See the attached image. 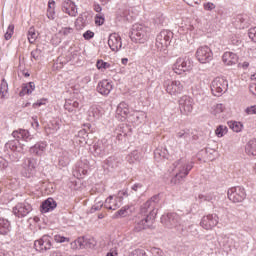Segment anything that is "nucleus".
I'll return each instance as SVG.
<instances>
[{
  "mask_svg": "<svg viewBox=\"0 0 256 256\" xmlns=\"http://www.w3.org/2000/svg\"><path fill=\"white\" fill-rule=\"evenodd\" d=\"M175 176L171 179L172 185H179L185 181L191 169H193V162L185 158H181L173 164Z\"/></svg>",
  "mask_w": 256,
  "mask_h": 256,
  "instance_id": "f257e3e1",
  "label": "nucleus"
},
{
  "mask_svg": "<svg viewBox=\"0 0 256 256\" xmlns=\"http://www.w3.org/2000/svg\"><path fill=\"white\" fill-rule=\"evenodd\" d=\"M159 201H161L159 194L152 196L148 201L141 205V215L149 219H155L157 216V207H159Z\"/></svg>",
  "mask_w": 256,
  "mask_h": 256,
  "instance_id": "f03ea898",
  "label": "nucleus"
},
{
  "mask_svg": "<svg viewBox=\"0 0 256 256\" xmlns=\"http://www.w3.org/2000/svg\"><path fill=\"white\" fill-rule=\"evenodd\" d=\"M172 69L177 75L187 73L193 69V60L187 56L180 57L173 64Z\"/></svg>",
  "mask_w": 256,
  "mask_h": 256,
  "instance_id": "7ed1b4c3",
  "label": "nucleus"
},
{
  "mask_svg": "<svg viewBox=\"0 0 256 256\" xmlns=\"http://www.w3.org/2000/svg\"><path fill=\"white\" fill-rule=\"evenodd\" d=\"M229 82L223 77H216L211 83V91L215 97H221L223 93H227Z\"/></svg>",
  "mask_w": 256,
  "mask_h": 256,
  "instance_id": "20e7f679",
  "label": "nucleus"
},
{
  "mask_svg": "<svg viewBox=\"0 0 256 256\" xmlns=\"http://www.w3.org/2000/svg\"><path fill=\"white\" fill-rule=\"evenodd\" d=\"M173 39V32L169 30H162L156 37V47L158 51H167V47L171 45Z\"/></svg>",
  "mask_w": 256,
  "mask_h": 256,
  "instance_id": "39448f33",
  "label": "nucleus"
},
{
  "mask_svg": "<svg viewBox=\"0 0 256 256\" xmlns=\"http://www.w3.org/2000/svg\"><path fill=\"white\" fill-rule=\"evenodd\" d=\"M228 199L232 203H243L247 199V192L242 186H235L228 189Z\"/></svg>",
  "mask_w": 256,
  "mask_h": 256,
  "instance_id": "423d86ee",
  "label": "nucleus"
},
{
  "mask_svg": "<svg viewBox=\"0 0 256 256\" xmlns=\"http://www.w3.org/2000/svg\"><path fill=\"white\" fill-rule=\"evenodd\" d=\"M130 39L135 43H145L147 41V27L141 24L133 25Z\"/></svg>",
  "mask_w": 256,
  "mask_h": 256,
  "instance_id": "0eeeda50",
  "label": "nucleus"
},
{
  "mask_svg": "<svg viewBox=\"0 0 256 256\" xmlns=\"http://www.w3.org/2000/svg\"><path fill=\"white\" fill-rule=\"evenodd\" d=\"M196 59L202 64L210 63L213 61V51L209 46H201L196 51Z\"/></svg>",
  "mask_w": 256,
  "mask_h": 256,
  "instance_id": "6e6552de",
  "label": "nucleus"
},
{
  "mask_svg": "<svg viewBox=\"0 0 256 256\" xmlns=\"http://www.w3.org/2000/svg\"><path fill=\"white\" fill-rule=\"evenodd\" d=\"M193 105L195 102L190 96L185 95L179 99V109L182 115H189L193 111Z\"/></svg>",
  "mask_w": 256,
  "mask_h": 256,
  "instance_id": "1a4fd4ad",
  "label": "nucleus"
},
{
  "mask_svg": "<svg viewBox=\"0 0 256 256\" xmlns=\"http://www.w3.org/2000/svg\"><path fill=\"white\" fill-rule=\"evenodd\" d=\"M53 244L51 243V237L49 235H43L40 239L34 241V249L43 253V251H49Z\"/></svg>",
  "mask_w": 256,
  "mask_h": 256,
  "instance_id": "9d476101",
  "label": "nucleus"
},
{
  "mask_svg": "<svg viewBox=\"0 0 256 256\" xmlns=\"http://www.w3.org/2000/svg\"><path fill=\"white\" fill-rule=\"evenodd\" d=\"M219 223V216L217 214H209L201 219L200 225L206 231H210L213 227H217Z\"/></svg>",
  "mask_w": 256,
  "mask_h": 256,
  "instance_id": "9b49d317",
  "label": "nucleus"
},
{
  "mask_svg": "<svg viewBox=\"0 0 256 256\" xmlns=\"http://www.w3.org/2000/svg\"><path fill=\"white\" fill-rule=\"evenodd\" d=\"M164 87L166 89V92L169 93V95H179L183 93V85L181 84V81H166L164 82Z\"/></svg>",
  "mask_w": 256,
  "mask_h": 256,
  "instance_id": "f8f14e48",
  "label": "nucleus"
},
{
  "mask_svg": "<svg viewBox=\"0 0 256 256\" xmlns=\"http://www.w3.org/2000/svg\"><path fill=\"white\" fill-rule=\"evenodd\" d=\"M32 207L31 204L24 202V203H18L14 208H13V213L16 217L23 218L27 217L29 213H31Z\"/></svg>",
  "mask_w": 256,
  "mask_h": 256,
  "instance_id": "ddd939ff",
  "label": "nucleus"
},
{
  "mask_svg": "<svg viewBox=\"0 0 256 256\" xmlns=\"http://www.w3.org/2000/svg\"><path fill=\"white\" fill-rule=\"evenodd\" d=\"M108 45L111 49V51H119L121 50V47H123V42L121 41V36L117 33L110 34L108 38Z\"/></svg>",
  "mask_w": 256,
  "mask_h": 256,
  "instance_id": "4468645a",
  "label": "nucleus"
},
{
  "mask_svg": "<svg viewBox=\"0 0 256 256\" xmlns=\"http://www.w3.org/2000/svg\"><path fill=\"white\" fill-rule=\"evenodd\" d=\"M153 221H155V219L147 218L144 216V218L136 222L134 226V231H136V233H139L145 229H151V227H153Z\"/></svg>",
  "mask_w": 256,
  "mask_h": 256,
  "instance_id": "2eb2a0df",
  "label": "nucleus"
},
{
  "mask_svg": "<svg viewBox=\"0 0 256 256\" xmlns=\"http://www.w3.org/2000/svg\"><path fill=\"white\" fill-rule=\"evenodd\" d=\"M161 221L168 229H173V227L179 225V215L177 213H168L167 216L161 218Z\"/></svg>",
  "mask_w": 256,
  "mask_h": 256,
  "instance_id": "dca6fc26",
  "label": "nucleus"
},
{
  "mask_svg": "<svg viewBox=\"0 0 256 256\" xmlns=\"http://www.w3.org/2000/svg\"><path fill=\"white\" fill-rule=\"evenodd\" d=\"M96 91H98L100 95L107 97V95L113 91V84H111L109 80H102L98 83Z\"/></svg>",
  "mask_w": 256,
  "mask_h": 256,
  "instance_id": "f3484780",
  "label": "nucleus"
},
{
  "mask_svg": "<svg viewBox=\"0 0 256 256\" xmlns=\"http://www.w3.org/2000/svg\"><path fill=\"white\" fill-rule=\"evenodd\" d=\"M62 10L67 13L70 17H77V5L71 0H65L62 3Z\"/></svg>",
  "mask_w": 256,
  "mask_h": 256,
  "instance_id": "a211bd4d",
  "label": "nucleus"
},
{
  "mask_svg": "<svg viewBox=\"0 0 256 256\" xmlns=\"http://www.w3.org/2000/svg\"><path fill=\"white\" fill-rule=\"evenodd\" d=\"M177 143H182L183 145H187L191 141V132L189 129H182L176 132L175 137Z\"/></svg>",
  "mask_w": 256,
  "mask_h": 256,
  "instance_id": "6ab92c4d",
  "label": "nucleus"
},
{
  "mask_svg": "<svg viewBox=\"0 0 256 256\" xmlns=\"http://www.w3.org/2000/svg\"><path fill=\"white\" fill-rule=\"evenodd\" d=\"M129 105L125 102H121L116 109V115L120 121H125V119L129 118Z\"/></svg>",
  "mask_w": 256,
  "mask_h": 256,
  "instance_id": "aec40b11",
  "label": "nucleus"
},
{
  "mask_svg": "<svg viewBox=\"0 0 256 256\" xmlns=\"http://www.w3.org/2000/svg\"><path fill=\"white\" fill-rule=\"evenodd\" d=\"M122 202L121 198H113V196H109L104 203L105 209H110V211H116V209H119L121 207Z\"/></svg>",
  "mask_w": 256,
  "mask_h": 256,
  "instance_id": "412c9836",
  "label": "nucleus"
},
{
  "mask_svg": "<svg viewBox=\"0 0 256 256\" xmlns=\"http://www.w3.org/2000/svg\"><path fill=\"white\" fill-rule=\"evenodd\" d=\"M222 61L228 67H231L233 65H237L239 62V56L233 52H225L222 56Z\"/></svg>",
  "mask_w": 256,
  "mask_h": 256,
  "instance_id": "4be33fe9",
  "label": "nucleus"
},
{
  "mask_svg": "<svg viewBox=\"0 0 256 256\" xmlns=\"http://www.w3.org/2000/svg\"><path fill=\"white\" fill-rule=\"evenodd\" d=\"M91 152L93 153V155L95 157H105V155H107V153H109L107 151V148H105V145H103V142H97L93 145V147L91 148Z\"/></svg>",
  "mask_w": 256,
  "mask_h": 256,
  "instance_id": "5701e85b",
  "label": "nucleus"
},
{
  "mask_svg": "<svg viewBox=\"0 0 256 256\" xmlns=\"http://www.w3.org/2000/svg\"><path fill=\"white\" fill-rule=\"evenodd\" d=\"M47 149V142H38L34 146L30 147L31 155H36L37 157H41L45 150Z\"/></svg>",
  "mask_w": 256,
  "mask_h": 256,
  "instance_id": "b1692460",
  "label": "nucleus"
},
{
  "mask_svg": "<svg viewBox=\"0 0 256 256\" xmlns=\"http://www.w3.org/2000/svg\"><path fill=\"white\" fill-rule=\"evenodd\" d=\"M57 208V202L53 198H48L41 204V212L49 213V211H53Z\"/></svg>",
  "mask_w": 256,
  "mask_h": 256,
  "instance_id": "393cba45",
  "label": "nucleus"
},
{
  "mask_svg": "<svg viewBox=\"0 0 256 256\" xmlns=\"http://www.w3.org/2000/svg\"><path fill=\"white\" fill-rule=\"evenodd\" d=\"M129 131H131V128L127 124H120L115 130L118 141H121L123 137H127Z\"/></svg>",
  "mask_w": 256,
  "mask_h": 256,
  "instance_id": "a878e982",
  "label": "nucleus"
},
{
  "mask_svg": "<svg viewBox=\"0 0 256 256\" xmlns=\"http://www.w3.org/2000/svg\"><path fill=\"white\" fill-rule=\"evenodd\" d=\"M12 137H14V139H22L23 141H31V139H33L31 134L24 129L13 131Z\"/></svg>",
  "mask_w": 256,
  "mask_h": 256,
  "instance_id": "bb28decb",
  "label": "nucleus"
},
{
  "mask_svg": "<svg viewBox=\"0 0 256 256\" xmlns=\"http://www.w3.org/2000/svg\"><path fill=\"white\" fill-rule=\"evenodd\" d=\"M11 232V222L5 218H0V235H9Z\"/></svg>",
  "mask_w": 256,
  "mask_h": 256,
  "instance_id": "cd10ccee",
  "label": "nucleus"
},
{
  "mask_svg": "<svg viewBox=\"0 0 256 256\" xmlns=\"http://www.w3.org/2000/svg\"><path fill=\"white\" fill-rule=\"evenodd\" d=\"M245 153L247 155H252V157L256 156V138H253L246 143Z\"/></svg>",
  "mask_w": 256,
  "mask_h": 256,
  "instance_id": "c85d7f7f",
  "label": "nucleus"
},
{
  "mask_svg": "<svg viewBox=\"0 0 256 256\" xmlns=\"http://www.w3.org/2000/svg\"><path fill=\"white\" fill-rule=\"evenodd\" d=\"M218 243L220 247H224V249H230L231 245H233V239L227 235H220L218 237Z\"/></svg>",
  "mask_w": 256,
  "mask_h": 256,
  "instance_id": "c756f323",
  "label": "nucleus"
},
{
  "mask_svg": "<svg viewBox=\"0 0 256 256\" xmlns=\"http://www.w3.org/2000/svg\"><path fill=\"white\" fill-rule=\"evenodd\" d=\"M169 157V152L165 148H157L154 150V159L155 161H163Z\"/></svg>",
  "mask_w": 256,
  "mask_h": 256,
  "instance_id": "7c9ffc66",
  "label": "nucleus"
},
{
  "mask_svg": "<svg viewBox=\"0 0 256 256\" xmlns=\"http://www.w3.org/2000/svg\"><path fill=\"white\" fill-rule=\"evenodd\" d=\"M6 149H10V151H17L21 153L23 151L22 147H19V140H11L5 144Z\"/></svg>",
  "mask_w": 256,
  "mask_h": 256,
  "instance_id": "2f4dec72",
  "label": "nucleus"
},
{
  "mask_svg": "<svg viewBox=\"0 0 256 256\" xmlns=\"http://www.w3.org/2000/svg\"><path fill=\"white\" fill-rule=\"evenodd\" d=\"M126 161L130 164L135 163L136 161H141V153L137 150H133L130 154L126 156Z\"/></svg>",
  "mask_w": 256,
  "mask_h": 256,
  "instance_id": "473e14b6",
  "label": "nucleus"
},
{
  "mask_svg": "<svg viewBox=\"0 0 256 256\" xmlns=\"http://www.w3.org/2000/svg\"><path fill=\"white\" fill-rule=\"evenodd\" d=\"M8 93H9V84L7 83V80L2 79V82L0 84V99H5Z\"/></svg>",
  "mask_w": 256,
  "mask_h": 256,
  "instance_id": "72a5a7b5",
  "label": "nucleus"
},
{
  "mask_svg": "<svg viewBox=\"0 0 256 256\" xmlns=\"http://www.w3.org/2000/svg\"><path fill=\"white\" fill-rule=\"evenodd\" d=\"M106 163L108 167H111L112 169H116V167H119V165H121V158L111 156L106 160Z\"/></svg>",
  "mask_w": 256,
  "mask_h": 256,
  "instance_id": "f704fd0d",
  "label": "nucleus"
},
{
  "mask_svg": "<svg viewBox=\"0 0 256 256\" xmlns=\"http://www.w3.org/2000/svg\"><path fill=\"white\" fill-rule=\"evenodd\" d=\"M59 167H67L69 165V152H63L58 158Z\"/></svg>",
  "mask_w": 256,
  "mask_h": 256,
  "instance_id": "c9c22d12",
  "label": "nucleus"
},
{
  "mask_svg": "<svg viewBox=\"0 0 256 256\" xmlns=\"http://www.w3.org/2000/svg\"><path fill=\"white\" fill-rule=\"evenodd\" d=\"M228 127L234 131V133H241L243 131V124L237 121H229Z\"/></svg>",
  "mask_w": 256,
  "mask_h": 256,
  "instance_id": "e433bc0d",
  "label": "nucleus"
},
{
  "mask_svg": "<svg viewBox=\"0 0 256 256\" xmlns=\"http://www.w3.org/2000/svg\"><path fill=\"white\" fill-rule=\"evenodd\" d=\"M72 249H85V237H79L71 243Z\"/></svg>",
  "mask_w": 256,
  "mask_h": 256,
  "instance_id": "4c0bfd02",
  "label": "nucleus"
},
{
  "mask_svg": "<svg viewBox=\"0 0 256 256\" xmlns=\"http://www.w3.org/2000/svg\"><path fill=\"white\" fill-rule=\"evenodd\" d=\"M236 21L242 25V29H245V27H248L249 25V17L247 15L239 14Z\"/></svg>",
  "mask_w": 256,
  "mask_h": 256,
  "instance_id": "58836bf2",
  "label": "nucleus"
},
{
  "mask_svg": "<svg viewBox=\"0 0 256 256\" xmlns=\"http://www.w3.org/2000/svg\"><path fill=\"white\" fill-rule=\"evenodd\" d=\"M229 131V128H227V126L225 125H219L217 126L216 130H215V135L216 137H224L225 135H227Z\"/></svg>",
  "mask_w": 256,
  "mask_h": 256,
  "instance_id": "ea45409f",
  "label": "nucleus"
},
{
  "mask_svg": "<svg viewBox=\"0 0 256 256\" xmlns=\"http://www.w3.org/2000/svg\"><path fill=\"white\" fill-rule=\"evenodd\" d=\"M21 175L22 177H26V179H31V177L35 175V170H32L31 168H28L27 166L23 165Z\"/></svg>",
  "mask_w": 256,
  "mask_h": 256,
  "instance_id": "a19ab883",
  "label": "nucleus"
},
{
  "mask_svg": "<svg viewBox=\"0 0 256 256\" xmlns=\"http://www.w3.org/2000/svg\"><path fill=\"white\" fill-rule=\"evenodd\" d=\"M37 37H39V34H37V32H35V28L31 27L28 30V41H29V43H31V44L35 43V41H37Z\"/></svg>",
  "mask_w": 256,
  "mask_h": 256,
  "instance_id": "79ce46f5",
  "label": "nucleus"
},
{
  "mask_svg": "<svg viewBox=\"0 0 256 256\" xmlns=\"http://www.w3.org/2000/svg\"><path fill=\"white\" fill-rule=\"evenodd\" d=\"M129 205H126V206H123L120 210H118L114 217L117 218V217H127V215H129Z\"/></svg>",
  "mask_w": 256,
  "mask_h": 256,
  "instance_id": "37998d69",
  "label": "nucleus"
},
{
  "mask_svg": "<svg viewBox=\"0 0 256 256\" xmlns=\"http://www.w3.org/2000/svg\"><path fill=\"white\" fill-rule=\"evenodd\" d=\"M88 169H89V165L83 164V162H79L76 171L80 175H87Z\"/></svg>",
  "mask_w": 256,
  "mask_h": 256,
  "instance_id": "c03bdc74",
  "label": "nucleus"
},
{
  "mask_svg": "<svg viewBox=\"0 0 256 256\" xmlns=\"http://www.w3.org/2000/svg\"><path fill=\"white\" fill-rule=\"evenodd\" d=\"M85 249H95L97 242L93 238H85Z\"/></svg>",
  "mask_w": 256,
  "mask_h": 256,
  "instance_id": "a18cd8bd",
  "label": "nucleus"
},
{
  "mask_svg": "<svg viewBox=\"0 0 256 256\" xmlns=\"http://www.w3.org/2000/svg\"><path fill=\"white\" fill-rule=\"evenodd\" d=\"M24 166L28 167V169H31L32 171H35L37 168V160L34 158H29Z\"/></svg>",
  "mask_w": 256,
  "mask_h": 256,
  "instance_id": "49530a36",
  "label": "nucleus"
},
{
  "mask_svg": "<svg viewBox=\"0 0 256 256\" xmlns=\"http://www.w3.org/2000/svg\"><path fill=\"white\" fill-rule=\"evenodd\" d=\"M14 31H15V25L10 24L8 26V29H7V31L5 33V35H4L6 41H9V39H11L13 37Z\"/></svg>",
  "mask_w": 256,
  "mask_h": 256,
  "instance_id": "de8ad7c7",
  "label": "nucleus"
},
{
  "mask_svg": "<svg viewBox=\"0 0 256 256\" xmlns=\"http://www.w3.org/2000/svg\"><path fill=\"white\" fill-rule=\"evenodd\" d=\"M224 110L225 107L223 106V104H215L214 106H212L213 115H219V113H223Z\"/></svg>",
  "mask_w": 256,
  "mask_h": 256,
  "instance_id": "09e8293b",
  "label": "nucleus"
},
{
  "mask_svg": "<svg viewBox=\"0 0 256 256\" xmlns=\"http://www.w3.org/2000/svg\"><path fill=\"white\" fill-rule=\"evenodd\" d=\"M74 32L75 30L71 27H64L59 31L60 35H64V37H69V35H73Z\"/></svg>",
  "mask_w": 256,
  "mask_h": 256,
  "instance_id": "8fccbe9b",
  "label": "nucleus"
},
{
  "mask_svg": "<svg viewBox=\"0 0 256 256\" xmlns=\"http://www.w3.org/2000/svg\"><path fill=\"white\" fill-rule=\"evenodd\" d=\"M25 95H31V89L27 86V84L22 85V89L19 92L20 97H25Z\"/></svg>",
  "mask_w": 256,
  "mask_h": 256,
  "instance_id": "3c124183",
  "label": "nucleus"
},
{
  "mask_svg": "<svg viewBox=\"0 0 256 256\" xmlns=\"http://www.w3.org/2000/svg\"><path fill=\"white\" fill-rule=\"evenodd\" d=\"M41 53H42L41 49L36 48L31 52V58L34 59L35 61H39V59H41Z\"/></svg>",
  "mask_w": 256,
  "mask_h": 256,
  "instance_id": "603ef678",
  "label": "nucleus"
},
{
  "mask_svg": "<svg viewBox=\"0 0 256 256\" xmlns=\"http://www.w3.org/2000/svg\"><path fill=\"white\" fill-rule=\"evenodd\" d=\"M97 69H109L111 67V64L103 61V60H98L96 63Z\"/></svg>",
  "mask_w": 256,
  "mask_h": 256,
  "instance_id": "864d4df0",
  "label": "nucleus"
},
{
  "mask_svg": "<svg viewBox=\"0 0 256 256\" xmlns=\"http://www.w3.org/2000/svg\"><path fill=\"white\" fill-rule=\"evenodd\" d=\"M132 191L135 193H143V191H145V187L141 183H136L132 186Z\"/></svg>",
  "mask_w": 256,
  "mask_h": 256,
  "instance_id": "5fc2aeb1",
  "label": "nucleus"
},
{
  "mask_svg": "<svg viewBox=\"0 0 256 256\" xmlns=\"http://www.w3.org/2000/svg\"><path fill=\"white\" fill-rule=\"evenodd\" d=\"M248 37H249V39H251V41L256 43V27L249 29Z\"/></svg>",
  "mask_w": 256,
  "mask_h": 256,
  "instance_id": "6e6d98bb",
  "label": "nucleus"
},
{
  "mask_svg": "<svg viewBox=\"0 0 256 256\" xmlns=\"http://www.w3.org/2000/svg\"><path fill=\"white\" fill-rule=\"evenodd\" d=\"M90 117H94V119H99L101 117V113L98 108H91Z\"/></svg>",
  "mask_w": 256,
  "mask_h": 256,
  "instance_id": "4d7b16f0",
  "label": "nucleus"
},
{
  "mask_svg": "<svg viewBox=\"0 0 256 256\" xmlns=\"http://www.w3.org/2000/svg\"><path fill=\"white\" fill-rule=\"evenodd\" d=\"M103 208V203H101L100 201H98L96 204H94L90 210L91 213H95V211H101V209Z\"/></svg>",
  "mask_w": 256,
  "mask_h": 256,
  "instance_id": "13d9d810",
  "label": "nucleus"
},
{
  "mask_svg": "<svg viewBox=\"0 0 256 256\" xmlns=\"http://www.w3.org/2000/svg\"><path fill=\"white\" fill-rule=\"evenodd\" d=\"M130 256H147V253L143 249H136L130 254Z\"/></svg>",
  "mask_w": 256,
  "mask_h": 256,
  "instance_id": "bf43d9fd",
  "label": "nucleus"
},
{
  "mask_svg": "<svg viewBox=\"0 0 256 256\" xmlns=\"http://www.w3.org/2000/svg\"><path fill=\"white\" fill-rule=\"evenodd\" d=\"M95 23L96 25H103V23H105V17L104 16H101V14H98L95 16Z\"/></svg>",
  "mask_w": 256,
  "mask_h": 256,
  "instance_id": "052dcab7",
  "label": "nucleus"
},
{
  "mask_svg": "<svg viewBox=\"0 0 256 256\" xmlns=\"http://www.w3.org/2000/svg\"><path fill=\"white\" fill-rule=\"evenodd\" d=\"M245 113H246V115H256V105L247 107L245 109Z\"/></svg>",
  "mask_w": 256,
  "mask_h": 256,
  "instance_id": "680f3d73",
  "label": "nucleus"
},
{
  "mask_svg": "<svg viewBox=\"0 0 256 256\" xmlns=\"http://www.w3.org/2000/svg\"><path fill=\"white\" fill-rule=\"evenodd\" d=\"M54 240L56 241V243H65V241H69V238L61 235H55Z\"/></svg>",
  "mask_w": 256,
  "mask_h": 256,
  "instance_id": "e2e57ef3",
  "label": "nucleus"
},
{
  "mask_svg": "<svg viewBox=\"0 0 256 256\" xmlns=\"http://www.w3.org/2000/svg\"><path fill=\"white\" fill-rule=\"evenodd\" d=\"M84 39H86V41H89L90 39H93V37H95V33L91 30L86 31L83 34Z\"/></svg>",
  "mask_w": 256,
  "mask_h": 256,
  "instance_id": "0e129e2a",
  "label": "nucleus"
},
{
  "mask_svg": "<svg viewBox=\"0 0 256 256\" xmlns=\"http://www.w3.org/2000/svg\"><path fill=\"white\" fill-rule=\"evenodd\" d=\"M203 7L205 11H213V9H215V4L212 2H207L203 4Z\"/></svg>",
  "mask_w": 256,
  "mask_h": 256,
  "instance_id": "69168bd1",
  "label": "nucleus"
},
{
  "mask_svg": "<svg viewBox=\"0 0 256 256\" xmlns=\"http://www.w3.org/2000/svg\"><path fill=\"white\" fill-rule=\"evenodd\" d=\"M9 167V162L4 158L0 157V169H7Z\"/></svg>",
  "mask_w": 256,
  "mask_h": 256,
  "instance_id": "338daca9",
  "label": "nucleus"
},
{
  "mask_svg": "<svg viewBox=\"0 0 256 256\" xmlns=\"http://www.w3.org/2000/svg\"><path fill=\"white\" fill-rule=\"evenodd\" d=\"M64 109H66V111H69V113H73L75 111V108H73L71 105V101H68L64 104Z\"/></svg>",
  "mask_w": 256,
  "mask_h": 256,
  "instance_id": "774afa93",
  "label": "nucleus"
}]
</instances>
